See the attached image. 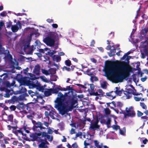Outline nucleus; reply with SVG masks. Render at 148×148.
Segmentation results:
<instances>
[{
  "label": "nucleus",
  "instance_id": "f257e3e1",
  "mask_svg": "<svg viewBox=\"0 0 148 148\" xmlns=\"http://www.w3.org/2000/svg\"><path fill=\"white\" fill-rule=\"evenodd\" d=\"M127 57V62L122 61L120 63L118 61L107 65L104 71L106 76L119 82H122L124 79L127 80L130 75L128 66L131 56Z\"/></svg>",
  "mask_w": 148,
  "mask_h": 148
},
{
  "label": "nucleus",
  "instance_id": "f03ea898",
  "mask_svg": "<svg viewBox=\"0 0 148 148\" xmlns=\"http://www.w3.org/2000/svg\"><path fill=\"white\" fill-rule=\"evenodd\" d=\"M52 93L58 94V97L54 101V108L59 112V113L63 115L70 111H71L75 103H77V100L73 97L69 96L66 93L63 95L61 92H59L60 89L56 87L51 88Z\"/></svg>",
  "mask_w": 148,
  "mask_h": 148
},
{
  "label": "nucleus",
  "instance_id": "7ed1b4c3",
  "mask_svg": "<svg viewBox=\"0 0 148 148\" xmlns=\"http://www.w3.org/2000/svg\"><path fill=\"white\" fill-rule=\"evenodd\" d=\"M33 126L32 129L34 132L30 134L29 136L31 139L40 136L45 132L44 130L46 129V127L49 126V123L46 121H44L43 123L39 121L32 120Z\"/></svg>",
  "mask_w": 148,
  "mask_h": 148
},
{
  "label": "nucleus",
  "instance_id": "20e7f679",
  "mask_svg": "<svg viewBox=\"0 0 148 148\" xmlns=\"http://www.w3.org/2000/svg\"><path fill=\"white\" fill-rule=\"evenodd\" d=\"M31 40V37H29L28 38L24 45L23 47L24 51H25L27 50V51L28 52V54L30 55L32 54L33 51L36 49V48L33 45L31 47H30Z\"/></svg>",
  "mask_w": 148,
  "mask_h": 148
},
{
  "label": "nucleus",
  "instance_id": "39448f33",
  "mask_svg": "<svg viewBox=\"0 0 148 148\" xmlns=\"http://www.w3.org/2000/svg\"><path fill=\"white\" fill-rule=\"evenodd\" d=\"M126 91H124L123 89L122 90L124 94L126 95V98L127 99L130 98L132 97V94L134 95L138 96L142 94V93H136V92H134V90L130 88H126Z\"/></svg>",
  "mask_w": 148,
  "mask_h": 148
},
{
  "label": "nucleus",
  "instance_id": "423d86ee",
  "mask_svg": "<svg viewBox=\"0 0 148 148\" xmlns=\"http://www.w3.org/2000/svg\"><path fill=\"white\" fill-rule=\"evenodd\" d=\"M41 138V136H40L31 139L32 141H36L38 143H40L38 145V147L43 148L46 145H48L49 143L46 139H42Z\"/></svg>",
  "mask_w": 148,
  "mask_h": 148
},
{
  "label": "nucleus",
  "instance_id": "0eeeda50",
  "mask_svg": "<svg viewBox=\"0 0 148 148\" xmlns=\"http://www.w3.org/2000/svg\"><path fill=\"white\" fill-rule=\"evenodd\" d=\"M54 111L55 109L52 108H51L49 112L46 111L45 112V115L46 117L49 118V116H50L52 119H55V117L57 116L58 114Z\"/></svg>",
  "mask_w": 148,
  "mask_h": 148
},
{
  "label": "nucleus",
  "instance_id": "6e6552de",
  "mask_svg": "<svg viewBox=\"0 0 148 148\" xmlns=\"http://www.w3.org/2000/svg\"><path fill=\"white\" fill-rule=\"evenodd\" d=\"M44 42L47 45L51 47L54 45L55 41L54 39H53L49 37H47L43 40Z\"/></svg>",
  "mask_w": 148,
  "mask_h": 148
},
{
  "label": "nucleus",
  "instance_id": "1a4fd4ad",
  "mask_svg": "<svg viewBox=\"0 0 148 148\" xmlns=\"http://www.w3.org/2000/svg\"><path fill=\"white\" fill-rule=\"evenodd\" d=\"M28 92L29 94L30 95L31 97L33 98L35 100L42 98L41 96L37 91L34 92L30 90H28Z\"/></svg>",
  "mask_w": 148,
  "mask_h": 148
},
{
  "label": "nucleus",
  "instance_id": "9d476101",
  "mask_svg": "<svg viewBox=\"0 0 148 148\" xmlns=\"http://www.w3.org/2000/svg\"><path fill=\"white\" fill-rule=\"evenodd\" d=\"M125 109L127 114L129 115V117H133L135 116L136 113L132 106L129 107L128 109V108L126 107Z\"/></svg>",
  "mask_w": 148,
  "mask_h": 148
},
{
  "label": "nucleus",
  "instance_id": "9b49d317",
  "mask_svg": "<svg viewBox=\"0 0 148 148\" xmlns=\"http://www.w3.org/2000/svg\"><path fill=\"white\" fill-rule=\"evenodd\" d=\"M30 79H29V78H25L22 79L21 82L24 84H25L27 86H31L34 87L36 86L33 82L32 81H30Z\"/></svg>",
  "mask_w": 148,
  "mask_h": 148
},
{
  "label": "nucleus",
  "instance_id": "f8f14e48",
  "mask_svg": "<svg viewBox=\"0 0 148 148\" xmlns=\"http://www.w3.org/2000/svg\"><path fill=\"white\" fill-rule=\"evenodd\" d=\"M99 121L98 119H97L94 122L91 123V124L90 125V126L89 128V129L90 130H96L97 129H99L100 126L98 125Z\"/></svg>",
  "mask_w": 148,
  "mask_h": 148
},
{
  "label": "nucleus",
  "instance_id": "ddd939ff",
  "mask_svg": "<svg viewBox=\"0 0 148 148\" xmlns=\"http://www.w3.org/2000/svg\"><path fill=\"white\" fill-rule=\"evenodd\" d=\"M40 67V65L38 64L36 65L33 70V72L34 74L37 75H39Z\"/></svg>",
  "mask_w": 148,
  "mask_h": 148
},
{
  "label": "nucleus",
  "instance_id": "4468645a",
  "mask_svg": "<svg viewBox=\"0 0 148 148\" xmlns=\"http://www.w3.org/2000/svg\"><path fill=\"white\" fill-rule=\"evenodd\" d=\"M42 137H46L47 138L49 141H52L53 139L52 136H51L49 135H48V133L46 132H43L42 135L41 136Z\"/></svg>",
  "mask_w": 148,
  "mask_h": 148
},
{
  "label": "nucleus",
  "instance_id": "2eb2a0df",
  "mask_svg": "<svg viewBox=\"0 0 148 148\" xmlns=\"http://www.w3.org/2000/svg\"><path fill=\"white\" fill-rule=\"evenodd\" d=\"M17 108L18 109H21L23 110H24L26 108L27 110H28L27 106L24 104L23 103H19L17 106Z\"/></svg>",
  "mask_w": 148,
  "mask_h": 148
},
{
  "label": "nucleus",
  "instance_id": "dca6fc26",
  "mask_svg": "<svg viewBox=\"0 0 148 148\" xmlns=\"http://www.w3.org/2000/svg\"><path fill=\"white\" fill-rule=\"evenodd\" d=\"M8 50H5V48L3 47L2 44L0 42V54L6 55Z\"/></svg>",
  "mask_w": 148,
  "mask_h": 148
},
{
  "label": "nucleus",
  "instance_id": "f3484780",
  "mask_svg": "<svg viewBox=\"0 0 148 148\" xmlns=\"http://www.w3.org/2000/svg\"><path fill=\"white\" fill-rule=\"evenodd\" d=\"M45 96L46 97H48L51 95L52 93L51 88L46 89L44 92Z\"/></svg>",
  "mask_w": 148,
  "mask_h": 148
},
{
  "label": "nucleus",
  "instance_id": "a211bd4d",
  "mask_svg": "<svg viewBox=\"0 0 148 148\" xmlns=\"http://www.w3.org/2000/svg\"><path fill=\"white\" fill-rule=\"evenodd\" d=\"M52 58L53 61L57 62H59L61 60V58L60 56L56 55H53Z\"/></svg>",
  "mask_w": 148,
  "mask_h": 148
},
{
  "label": "nucleus",
  "instance_id": "6ab92c4d",
  "mask_svg": "<svg viewBox=\"0 0 148 148\" xmlns=\"http://www.w3.org/2000/svg\"><path fill=\"white\" fill-rule=\"evenodd\" d=\"M19 92L20 93H23V94L25 95V96H28L27 94L26 93L27 89L25 87H22Z\"/></svg>",
  "mask_w": 148,
  "mask_h": 148
},
{
  "label": "nucleus",
  "instance_id": "aec40b11",
  "mask_svg": "<svg viewBox=\"0 0 148 148\" xmlns=\"http://www.w3.org/2000/svg\"><path fill=\"white\" fill-rule=\"evenodd\" d=\"M19 29V27L16 25H14L12 26L11 29L13 32H17Z\"/></svg>",
  "mask_w": 148,
  "mask_h": 148
},
{
  "label": "nucleus",
  "instance_id": "412c9836",
  "mask_svg": "<svg viewBox=\"0 0 148 148\" xmlns=\"http://www.w3.org/2000/svg\"><path fill=\"white\" fill-rule=\"evenodd\" d=\"M48 37H49V38L55 40L56 38V36L54 32H50L48 34Z\"/></svg>",
  "mask_w": 148,
  "mask_h": 148
},
{
  "label": "nucleus",
  "instance_id": "4be33fe9",
  "mask_svg": "<svg viewBox=\"0 0 148 148\" xmlns=\"http://www.w3.org/2000/svg\"><path fill=\"white\" fill-rule=\"evenodd\" d=\"M115 88L116 89V90L115 91V92L117 95L119 96H121V94L122 93V91H123V90L122 89H121V90H119V88H118V87H116Z\"/></svg>",
  "mask_w": 148,
  "mask_h": 148
},
{
  "label": "nucleus",
  "instance_id": "5701e85b",
  "mask_svg": "<svg viewBox=\"0 0 148 148\" xmlns=\"http://www.w3.org/2000/svg\"><path fill=\"white\" fill-rule=\"evenodd\" d=\"M95 146L97 148H102V144H101V145H99V142L97 140H94Z\"/></svg>",
  "mask_w": 148,
  "mask_h": 148
},
{
  "label": "nucleus",
  "instance_id": "b1692460",
  "mask_svg": "<svg viewBox=\"0 0 148 148\" xmlns=\"http://www.w3.org/2000/svg\"><path fill=\"white\" fill-rule=\"evenodd\" d=\"M116 106L119 108L120 110H121V108L123 106V103L120 101H118L116 103Z\"/></svg>",
  "mask_w": 148,
  "mask_h": 148
},
{
  "label": "nucleus",
  "instance_id": "393cba45",
  "mask_svg": "<svg viewBox=\"0 0 148 148\" xmlns=\"http://www.w3.org/2000/svg\"><path fill=\"white\" fill-rule=\"evenodd\" d=\"M113 91H111L109 92H107L106 93V95H104V96H105L106 97H112V99L114 98L115 97V96H114V97H113V96L112 95L111 93L112 92H113Z\"/></svg>",
  "mask_w": 148,
  "mask_h": 148
},
{
  "label": "nucleus",
  "instance_id": "a878e982",
  "mask_svg": "<svg viewBox=\"0 0 148 148\" xmlns=\"http://www.w3.org/2000/svg\"><path fill=\"white\" fill-rule=\"evenodd\" d=\"M90 80L92 83H93L94 81H97L98 80V79L97 77L95 76H91L90 78Z\"/></svg>",
  "mask_w": 148,
  "mask_h": 148
},
{
  "label": "nucleus",
  "instance_id": "bb28decb",
  "mask_svg": "<svg viewBox=\"0 0 148 148\" xmlns=\"http://www.w3.org/2000/svg\"><path fill=\"white\" fill-rule=\"evenodd\" d=\"M89 92L90 95H94V96H99V94L98 93V92H95L94 91H90V90L89 91Z\"/></svg>",
  "mask_w": 148,
  "mask_h": 148
},
{
  "label": "nucleus",
  "instance_id": "cd10ccee",
  "mask_svg": "<svg viewBox=\"0 0 148 148\" xmlns=\"http://www.w3.org/2000/svg\"><path fill=\"white\" fill-rule=\"evenodd\" d=\"M13 121V115L10 114L8 116V121L10 122H12Z\"/></svg>",
  "mask_w": 148,
  "mask_h": 148
},
{
  "label": "nucleus",
  "instance_id": "c85d7f7f",
  "mask_svg": "<svg viewBox=\"0 0 148 148\" xmlns=\"http://www.w3.org/2000/svg\"><path fill=\"white\" fill-rule=\"evenodd\" d=\"M99 94V97H102L104 96V94H105V93L101 89H99L97 90Z\"/></svg>",
  "mask_w": 148,
  "mask_h": 148
},
{
  "label": "nucleus",
  "instance_id": "c756f323",
  "mask_svg": "<svg viewBox=\"0 0 148 148\" xmlns=\"http://www.w3.org/2000/svg\"><path fill=\"white\" fill-rule=\"evenodd\" d=\"M29 74L30 77V78H29V79H30L32 80H34L36 79V77L34 74L31 73H29Z\"/></svg>",
  "mask_w": 148,
  "mask_h": 148
},
{
  "label": "nucleus",
  "instance_id": "7c9ffc66",
  "mask_svg": "<svg viewBox=\"0 0 148 148\" xmlns=\"http://www.w3.org/2000/svg\"><path fill=\"white\" fill-rule=\"evenodd\" d=\"M111 122V119L110 118H108L107 121L106 123V124L107 125L108 127H110L109 126L110 125Z\"/></svg>",
  "mask_w": 148,
  "mask_h": 148
},
{
  "label": "nucleus",
  "instance_id": "2f4dec72",
  "mask_svg": "<svg viewBox=\"0 0 148 148\" xmlns=\"http://www.w3.org/2000/svg\"><path fill=\"white\" fill-rule=\"evenodd\" d=\"M42 73L45 74V75H49L50 74V73H49L48 71L47 70H45V69H42L41 70Z\"/></svg>",
  "mask_w": 148,
  "mask_h": 148
},
{
  "label": "nucleus",
  "instance_id": "473e14b6",
  "mask_svg": "<svg viewBox=\"0 0 148 148\" xmlns=\"http://www.w3.org/2000/svg\"><path fill=\"white\" fill-rule=\"evenodd\" d=\"M65 64L68 66H70L71 65V62L69 60H67L65 61Z\"/></svg>",
  "mask_w": 148,
  "mask_h": 148
},
{
  "label": "nucleus",
  "instance_id": "72a5a7b5",
  "mask_svg": "<svg viewBox=\"0 0 148 148\" xmlns=\"http://www.w3.org/2000/svg\"><path fill=\"white\" fill-rule=\"evenodd\" d=\"M104 111L106 115H109L110 114L111 111L109 108H105Z\"/></svg>",
  "mask_w": 148,
  "mask_h": 148
},
{
  "label": "nucleus",
  "instance_id": "f704fd0d",
  "mask_svg": "<svg viewBox=\"0 0 148 148\" xmlns=\"http://www.w3.org/2000/svg\"><path fill=\"white\" fill-rule=\"evenodd\" d=\"M119 132L120 134L123 135L125 134V127L123 128V130H121L120 128L119 129Z\"/></svg>",
  "mask_w": 148,
  "mask_h": 148
},
{
  "label": "nucleus",
  "instance_id": "c9c22d12",
  "mask_svg": "<svg viewBox=\"0 0 148 148\" xmlns=\"http://www.w3.org/2000/svg\"><path fill=\"white\" fill-rule=\"evenodd\" d=\"M16 108V106L14 105H12L9 107L10 111H14Z\"/></svg>",
  "mask_w": 148,
  "mask_h": 148
},
{
  "label": "nucleus",
  "instance_id": "e433bc0d",
  "mask_svg": "<svg viewBox=\"0 0 148 148\" xmlns=\"http://www.w3.org/2000/svg\"><path fill=\"white\" fill-rule=\"evenodd\" d=\"M12 24V23L10 21H9L8 22L6 23V26L7 28H10Z\"/></svg>",
  "mask_w": 148,
  "mask_h": 148
},
{
  "label": "nucleus",
  "instance_id": "4c0bfd02",
  "mask_svg": "<svg viewBox=\"0 0 148 148\" xmlns=\"http://www.w3.org/2000/svg\"><path fill=\"white\" fill-rule=\"evenodd\" d=\"M5 84L7 87L10 88L14 86V84H11L9 81L6 82Z\"/></svg>",
  "mask_w": 148,
  "mask_h": 148
},
{
  "label": "nucleus",
  "instance_id": "58836bf2",
  "mask_svg": "<svg viewBox=\"0 0 148 148\" xmlns=\"http://www.w3.org/2000/svg\"><path fill=\"white\" fill-rule=\"evenodd\" d=\"M140 106L142 108L146 110L147 108V107L144 103L140 102Z\"/></svg>",
  "mask_w": 148,
  "mask_h": 148
},
{
  "label": "nucleus",
  "instance_id": "ea45409f",
  "mask_svg": "<svg viewBox=\"0 0 148 148\" xmlns=\"http://www.w3.org/2000/svg\"><path fill=\"white\" fill-rule=\"evenodd\" d=\"M0 90L1 91H7V90H8V92H10V90L7 88L5 87H1L0 88Z\"/></svg>",
  "mask_w": 148,
  "mask_h": 148
},
{
  "label": "nucleus",
  "instance_id": "a19ab883",
  "mask_svg": "<svg viewBox=\"0 0 148 148\" xmlns=\"http://www.w3.org/2000/svg\"><path fill=\"white\" fill-rule=\"evenodd\" d=\"M82 133L81 132H79L78 133H77L76 134L75 136V138H73L74 140H75L77 137L79 136H82Z\"/></svg>",
  "mask_w": 148,
  "mask_h": 148
},
{
  "label": "nucleus",
  "instance_id": "79ce46f5",
  "mask_svg": "<svg viewBox=\"0 0 148 148\" xmlns=\"http://www.w3.org/2000/svg\"><path fill=\"white\" fill-rule=\"evenodd\" d=\"M47 129H48V130L47 131V133H48V134H52L53 133V131H52V130L50 128V127H45Z\"/></svg>",
  "mask_w": 148,
  "mask_h": 148
},
{
  "label": "nucleus",
  "instance_id": "37998d69",
  "mask_svg": "<svg viewBox=\"0 0 148 148\" xmlns=\"http://www.w3.org/2000/svg\"><path fill=\"white\" fill-rule=\"evenodd\" d=\"M90 91H94V90L95 89V86L93 84H90Z\"/></svg>",
  "mask_w": 148,
  "mask_h": 148
},
{
  "label": "nucleus",
  "instance_id": "c03bdc74",
  "mask_svg": "<svg viewBox=\"0 0 148 148\" xmlns=\"http://www.w3.org/2000/svg\"><path fill=\"white\" fill-rule=\"evenodd\" d=\"M37 89H38L39 91L43 92L44 90V88L42 86H39L37 87Z\"/></svg>",
  "mask_w": 148,
  "mask_h": 148
},
{
  "label": "nucleus",
  "instance_id": "a18cd8bd",
  "mask_svg": "<svg viewBox=\"0 0 148 148\" xmlns=\"http://www.w3.org/2000/svg\"><path fill=\"white\" fill-rule=\"evenodd\" d=\"M7 14V13L6 11H3L0 13V15L4 17L6 16Z\"/></svg>",
  "mask_w": 148,
  "mask_h": 148
},
{
  "label": "nucleus",
  "instance_id": "49530a36",
  "mask_svg": "<svg viewBox=\"0 0 148 148\" xmlns=\"http://www.w3.org/2000/svg\"><path fill=\"white\" fill-rule=\"evenodd\" d=\"M48 55L50 56L53 58V54H55V53H53V52L52 51L50 50L49 52H48Z\"/></svg>",
  "mask_w": 148,
  "mask_h": 148
},
{
  "label": "nucleus",
  "instance_id": "de8ad7c7",
  "mask_svg": "<svg viewBox=\"0 0 148 148\" xmlns=\"http://www.w3.org/2000/svg\"><path fill=\"white\" fill-rule=\"evenodd\" d=\"M85 72L87 73V74L88 75L91 76V77L93 75V74L90 71V70L89 69L87 70Z\"/></svg>",
  "mask_w": 148,
  "mask_h": 148
},
{
  "label": "nucleus",
  "instance_id": "09e8293b",
  "mask_svg": "<svg viewBox=\"0 0 148 148\" xmlns=\"http://www.w3.org/2000/svg\"><path fill=\"white\" fill-rule=\"evenodd\" d=\"M73 148H77L78 145L76 142H75L71 145Z\"/></svg>",
  "mask_w": 148,
  "mask_h": 148
},
{
  "label": "nucleus",
  "instance_id": "8fccbe9b",
  "mask_svg": "<svg viewBox=\"0 0 148 148\" xmlns=\"http://www.w3.org/2000/svg\"><path fill=\"white\" fill-rule=\"evenodd\" d=\"M112 127L115 130H117L118 129H119L120 128V126L118 125H114Z\"/></svg>",
  "mask_w": 148,
  "mask_h": 148
},
{
  "label": "nucleus",
  "instance_id": "3c124183",
  "mask_svg": "<svg viewBox=\"0 0 148 148\" xmlns=\"http://www.w3.org/2000/svg\"><path fill=\"white\" fill-rule=\"evenodd\" d=\"M64 91H66L67 90H71V88L70 86H67L66 88H64Z\"/></svg>",
  "mask_w": 148,
  "mask_h": 148
},
{
  "label": "nucleus",
  "instance_id": "603ef678",
  "mask_svg": "<svg viewBox=\"0 0 148 148\" xmlns=\"http://www.w3.org/2000/svg\"><path fill=\"white\" fill-rule=\"evenodd\" d=\"M106 82H104L103 83L101 84V87L103 88H105L106 86Z\"/></svg>",
  "mask_w": 148,
  "mask_h": 148
},
{
  "label": "nucleus",
  "instance_id": "864d4df0",
  "mask_svg": "<svg viewBox=\"0 0 148 148\" xmlns=\"http://www.w3.org/2000/svg\"><path fill=\"white\" fill-rule=\"evenodd\" d=\"M95 43V41L94 40H92L90 44V46L91 47H93L94 46V44Z\"/></svg>",
  "mask_w": 148,
  "mask_h": 148
},
{
  "label": "nucleus",
  "instance_id": "5fc2aeb1",
  "mask_svg": "<svg viewBox=\"0 0 148 148\" xmlns=\"http://www.w3.org/2000/svg\"><path fill=\"white\" fill-rule=\"evenodd\" d=\"M137 116H138L140 117L143 115V113L138 110L137 111Z\"/></svg>",
  "mask_w": 148,
  "mask_h": 148
},
{
  "label": "nucleus",
  "instance_id": "6e6d98bb",
  "mask_svg": "<svg viewBox=\"0 0 148 148\" xmlns=\"http://www.w3.org/2000/svg\"><path fill=\"white\" fill-rule=\"evenodd\" d=\"M35 46H39L41 44V43L39 42V41L37 40L35 42Z\"/></svg>",
  "mask_w": 148,
  "mask_h": 148
},
{
  "label": "nucleus",
  "instance_id": "4d7b16f0",
  "mask_svg": "<svg viewBox=\"0 0 148 148\" xmlns=\"http://www.w3.org/2000/svg\"><path fill=\"white\" fill-rule=\"evenodd\" d=\"M2 105L3 106V107L2 106V107L3 108V109L4 110H8L9 108L7 106H5L4 104H2Z\"/></svg>",
  "mask_w": 148,
  "mask_h": 148
},
{
  "label": "nucleus",
  "instance_id": "13d9d810",
  "mask_svg": "<svg viewBox=\"0 0 148 148\" xmlns=\"http://www.w3.org/2000/svg\"><path fill=\"white\" fill-rule=\"evenodd\" d=\"M75 129L73 128H72L70 132V134H75Z\"/></svg>",
  "mask_w": 148,
  "mask_h": 148
},
{
  "label": "nucleus",
  "instance_id": "bf43d9fd",
  "mask_svg": "<svg viewBox=\"0 0 148 148\" xmlns=\"http://www.w3.org/2000/svg\"><path fill=\"white\" fill-rule=\"evenodd\" d=\"M90 60L92 62L94 63H96L97 61L94 58H90Z\"/></svg>",
  "mask_w": 148,
  "mask_h": 148
},
{
  "label": "nucleus",
  "instance_id": "052dcab7",
  "mask_svg": "<svg viewBox=\"0 0 148 148\" xmlns=\"http://www.w3.org/2000/svg\"><path fill=\"white\" fill-rule=\"evenodd\" d=\"M22 129L21 128H20L19 130H17L16 131L18 132V133H21L23 135V131L21 130Z\"/></svg>",
  "mask_w": 148,
  "mask_h": 148
},
{
  "label": "nucleus",
  "instance_id": "680f3d73",
  "mask_svg": "<svg viewBox=\"0 0 148 148\" xmlns=\"http://www.w3.org/2000/svg\"><path fill=\"white\" fill-rule=\"evenodd\" d=\"M110 108L111 109L113 110H114L118 114L119 113V111L118 109H116L114 108V107H110Z\"/></svg>",
  "mask_w": 148,
  "mask_h": 148
},
{
  "label": "nucleus",
  "instance_id": "e2e57ef3",
  "mask_svg": "<svg viewBox=\"0 0 148 148\" xmlns=\"http://www.w3.org/2000/svg\"><path fill=\"white\" fill-rule=\"evenodd\" d=\"M52 26L54 28H57L58 27V25L56 24L53 23L52 25Z\"/></svg>",
  "mask_w": 148,
  "mask_h": 148
},
{
  "label": "nucleus",
  "instance_id": "0e129e2a",
  "mask_svg": "<svg viewBox=\"0 0 148 148\" xmlns=\"http://www.w3.org/2000/svg\"><path fill=\"white\" fill-rule=\"evenodd\" d=\"M134 99L136 101H139L141 99V98L139 97H134Z\"/></svg>",
  "mask_w": 148,
  "mask_h": 148
},
{
  "label": "nucleus",
  "instance_id": "69168bd1",
  "mask_svg": "<svg viewBox=\"0 0 148 148\" xmlns=\"http://www.w3.org/2000/svg\"><path fill=\"white\" fill-rule=\"evenodd\" d=\"M56 148H65V147L62 146V144H60V145L57 146H56Z\"/></svg>",
  "mask_w": 148,
  "mask_h": 148
},
{
  "label": "nucleus",
  "instance_id": "338daca9",
  "mask_svg": "<svg viewBox=\"0 0 148 148\" xmlns=\"http://www.w3.org/2000/svg\"><path fill=\"white\" fill-rule=\"evenodd\" d=\"M142 119H145L146 120L145 121L147 120H148V117L146 116H142L141 117Z\"/></svg>",
  "mask_w": 148,
  "mask_h": 148
},
{
  "label": "nucleus",
  "instance_id": "774afa93",
  "mask_svg": "<svg viewBox=\"0 0 148 148\" xmlns=\"http://www.w3.org/2000/svg\"><path fill=\"white\" fill-rule=\"evenodd\" d=\"M18 143V141L15 140L13 141L12 143V144L14 145H17Z\"/></svg>",
  "mask_w": 148,
  "mask_h": 148
}]
</instances>
